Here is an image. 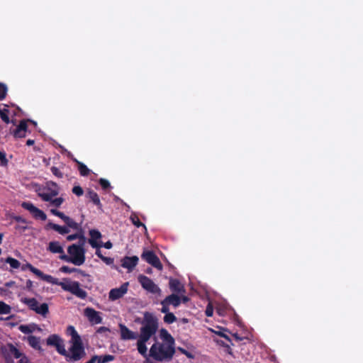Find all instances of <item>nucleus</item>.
Returning <instances> with one entry per match:
<instances>
[{
  "label": "nucleus",
  "mask_w": 363,
  "mask_h": 363,
  "mask_svg": "<svg viewBox=\"0 0 363 363\" xmlns=\"http://www.w3.org/2000/svg\"><path fill=\"white\" fill-rule=\"evenodd\" d=\"M157 330V323L154 319H146L140 328V335L137 342L138 352L144 357L148 356L160 362L169 361L174 352V340L165 329L160 331L161 341L154 343L150 349L149 353L145 343L155 334Z\"/></svg>",
  "instance_id": "obj_1"
},
{
  "label": "nucleus",
  "mask_w": 363,
  "mask_h": 363,
  "mask_svg": "<svg viewBox=\"0 0 363 363\" xmlns=\"http://www.w3.org/2000/svg\"><path fill=\"white\" fill-rule=\"evenodd\" d=\"M69 345L70 347L67 351L66 350V354H62L66 357L68 361H78L85 355L82 340L69 341Z\"/></svg>",
  "instance_id": "obj_2"
},
{
  "label": "nucleus",
  "mask_w": 363,
  "mask_h": 363,
  "mask_svg": "<svg viewBox=\"0 0 363 363\" xmlns=\"http://www.w3.org/2000/svg\"><path fill=\"white\" fill-rule=\"evenodd\" d=\"M84 245H72L67 249L69 255V262H71L77 266L82 265L85 262V251L83 248Z\"/></svg>",
  "instance_id": "obj_3"
},
{
  "label": "nucleus",
  "mask_w": 363,
  "mask_h": 363,
  "mask_svg": "<svg viewBox=\"0 0 363 363\" xmlns=\"http://www.w3.org/2000/svg\"><path fill=\"white\" fill-rule=\"evenodd\" d=\"M21 301L26 304L30 310L45 318L49 313L48 305L45 303H39V302L34 298L24 297L21 299Z\"/></svg>",
  "instance_id": "obj_4"
},
{
  "label": "nucleus",
  "mask_w": 363,
  "mask_h": 363,
  "mask_svg": "<svg viewBox=\"0 0 363 363\" xmlns=\"http://www.w3.org/2000/svg\"><path fill=\"white\" fill-rule=\"evenodd\" d=\"M60 193V187L57 184L52 181H48L45 186L38 193L39 197L44 201H48L52 198L57 196Z\"/></svg>",
  "instance_id": "obj_5"
},
{
  "label": "nucleus",
  "mask_w": 363,
  "mask_h": 363,
  "mask_svg": "<svg viewBox=\"0 0 363 363\" xmlns=\"http://www.w3.org/2000/svg\"><path fill=\"white\" fill-rule=\"evenodd\" d=\"M59 285L67 291H69L72 294L80 298H85L87 296L86 292L80 287L77 281L65 280L59 284Z\"/></svg>",
  "instance_id": "obj_6"
},
{
  "label": "nucleus",
  "mask_w": 363,
  "mask_h": 363,
  "mask_svg": "<svg viewBox=\"0 0 363 363\" xmlns=\"http://www.w3.org/2000/svg\"><path fill=\"white\" fill-rule=\"evenodd\" d=\"M138 280L142 287L147 292L156 295L161 294V289L160 287L149 277L140 274L138 276Z\"/></svg>",
  "instance_id": "obj_7"
},
{
  "label": "nucleus",
  "mask_w": 363,
  "mask_h": 363,
  "mask_svg": "<svg viewBox=\"0 0 363 363\" xmlns=\"http://www.w3.org/2000/svg\"><path fill=\"white\" fill-rule=\"evenodd\" d=\"M22 208L28 211L31 216L36 220H45L47 218L46 214L38 208L35 207L32 203L28 201L21 203Z\"/></svg>",
  "instance_id": "obj_8"
},
{
  "label": "nucleus",
  "mask_w": 363,
  "mask_h": 363,
  "mask_svg": "<svg viewBox=\"0 0 363 363\" xmlns=\"http://www.w3.org/2000/svg\"><path fill=\"white\" fill-rule=\"evenodd\" d=\"M47 344L55 347L60 354H66V350L63 340L57 335H51L47 338Z\"/></svg>",
  "instance_id": "obj_9"
},
{
  "label": "nucleus",
  "mask_w": 363,
  "mask_h": 363,
  "mask_svg": "<svg viewBox=\"0 0 363 363\" xmlns=\"http://www.w3.org/2000/svg\"><path fill=\"white\" fill-rule=\"evenodd\" d=\"M128 285V282H125L120 287L111 289L108 294L109 300L114 301L122 298L127 293Z\"/></svg>",
  "instance_id": "obj_10"
},
{
  "label": "nucleus",
  "mask_w": 363,
  "mask_h": 363,
  "mask_svg": "<svg viewBox=\"0 0 363 363\" xmlns=\"http://www.w3.org/2000/svg\"><path fill=\"white\" fill-rule=\"evenodd\" d=\"M142 258L159 270L162 269V265L159 258L151 251L144 252Z\"/></svg>",
  "instance_id": "obj_11"
},
{
  "label": "nucleus",
  "mask_w": 363,
  "mask_h": 363,
  "mask_svg": "<svg viewBox=\"0 0 363 363\" xmlns=\"http://www.w3.org/2000/svg\"><path fill=\"white\" fill-rule=\"evenodd\" d=\"M2 351L7 359H11L13 357L18 359L23 354L18 349L11 344L5 345L3 347Z\"/></svg>",
  "instance_id": "obj_12"
},
{
  "label": "nucleus",
  "mask_w": 363,
  "mask_h": 363,
  "mask_svg": "<svg viewBox=\"0 0 363 363\" xmlns=\"http://www.w3.org/2000/svg\"><path fill=\"white\" fill-rule=\"evenodd\" d=\"M90 238L89 239V243L94 248H100L102 247L103 242L101 241V234L96 230H91L89 232Z\"/></svg>",
  "instance_id": "obj_13"
},
{
  "label": "nucleus",
  "mask_w": 363,
  "mask_h": 363,
  "mask_svg": "<svg viewBox=\"0 0 363 363\" xmlns=\"http://www.w3.org/2000/svg\"><path fill=\"white\" fill-rule=\"evenodd\" d=\"M28 131L27 121L25 119L21 120L18 125L13 131V135L15 138H23L26 136Z\"/></svg>",
  "instance_id": "obj_14"
},
{
  "label": "nucleus",
  "mask_w": 363,
  "mask_h": 363,
  "mask_svg": "<svg viewBox=\"0 0 363 363\" xmlns=\"http://www.w3.org/2000/svg\"><path fill=\"white\" fill-rule=\"evenodd\" d=\"M84 315L93 324H99L102 320L101 316L99 315V313L91 308H85Z\"/></svg>",
  "instance_id": "obj_15"
},
{
  "label": "nucleus",
  "mask_w": 363,
  "mask_h": 363,
  "mask_svg": "<svg viewBox=\"0 0 363 363\" xmlns=\"http://www.w3.org/2000/svg\"><path fill=\"white\" fill-rule=\"evenodd\" d=\"M50 213L52 215L60 217L64 220L67 227H79L77 223L72 220L69 217L65 216L62 212L57 211V209H50Z\"/></svg>",
  "instance_id": "obj_16"
},
{
  "label": "nucleus",
  "mask_w": 363,
  "mask_h": 363,
  "mask_svg": "<svg viewBox=\"0 0 363 363\" xmlns=\"http://www.w3.org/2000/svg\"><path fill=\"white\" fill-rule=\"evenodd\" d=\"M121 337L123 340H135L138 335L134 332L129 330L125 325L119 324Z\"/></svg>",
  "instance_id": "obj_17"
},
{
  "label": "nucleus",
  "mask_w": 363,
  "mask_h": 363,
  "mask_svg": "<svg viewBox=\"0 0 363 363\" xmlns=\"http://www.w3.org/2000/svg\"><path fill=\"white\" fill-rule=\"evenodd\" d=\"M122 266L131 271L138 264V257L136 256L125 257L122 259Z\"/></svg>",
  "instance_id": "obj_18"
},
{
  "label": "nucleus",
  "mask_w": 363,
  "mask_h": 363,
  "mask_svg": "<svg viewBox=\"0 0 363 363\" xmlns=\"http://www.w3.org/2000/svg\"><path fill=\"white\" fill-rule=\"evenodd\" d=\"M18 330L24 334H30L35 331H42L41 328L35 323H30L28 325H21Z\"/></svg>",
  "instance_id": "obj_19"
},
{
  "label": "nucleus",
  "mask_w": 363,
  "mask_h": 363,
  "mask_svg": "<svg viewBox=\"0 0 363 363\" xmlns=\"http://www.w3.org/2000/svg\"><path fill=\"white\" fill-rule=\"evenodd\" d=\"M162 303L172 305L174 307H178L181 303V298L178 295L172 294L167 296L162 301Z\"/></svg>",
  "instance_id": "obj_20"
},
{
  "label": "nucleus",
  "mask_w": 363,
  "mask_h": 363,
  "mask_svg": "<svg viewBox=\"0 0 363 363\" xmlns=\"http://www.w3.org/2000/svg\"><path fill=\"white\" fill-rule=\"evenodd\" d=\"M86 197L97 206L98 209L102 210V204L96 192H95L94 190L89 189L87 191Z\"/></svg>",
  "instance_id": "obj_21"
},
{
  "label": "nucleus",
  "mask_w": 363,
  "mask_h": 363,
  "mask_svg": "<svg viewBox=\"0 0 363 363\" xmlns=\"http://www.w3.org/2000/svg\"><path fill=\"white\" fill-rule=\"evenodd\" d=\"M25 340H26L29 345L33 349L39 351L42 350L40 337H37L33 335H29L26 338H25Z\"/></svg>",
  "instance_id": "obj_22"
},
{
  "label": "nucleus",
  "mask_w": 363,
  "mask_h": 363,
  "mask_svg": "<svg viewBox=\"0 0 363 363\" xmlns=\"http://www.w3.org/2000/svg\"><path fill=\"white\" fill-rule=\"evenodd\" d=\"M169 287L172 291L178 294H184L185 291L184 286L177 279H170Z\"/></svg>",
  "instance_id": "obj_23"
},
{
  "label": "nucleus",
  "mask_w": 363,
  "mask_h": 363,
  "mask_svg": "<svg viewBox=\"0 0 363 363\" xmlns=\"http://www.w3.org/2000/svg\"><path fill=\"white\" fill-rule=\"evenodd\" d=\"M72 160L77 164L78 170L82 177H86L90 173V169L82 162L77 160L76 158Z\"/></svg>",
  "instance_id": "obj_24"
},
{
  "label": "nucleus",
  "mask_w": 363,
  "mask_h": 363,
  "mask_svg": "<svg viewBox=\"0 0 363 363\" xmlns=\"http://www.w3.org/2000/svg\"><path fill=\"white\" fill-rule=\"evenodd\" d=\"M79 239V245H84L86 242V238L83 235L81 231H79L76 233H73L71 235H69L67 237V240L69 241H72L74 240Z\"/></svg>",
  "instance_id": "obj_25"
},
{
  "label": "nucleus",
  "mask_w": 363,
  "mask_h": 363,
  "mask_svg": "<svg viewBox=\"0 0 363 363\" xmlns=\"http://www.w3.org/2000/svg\"><path fill=\"white\" fill-rule=\"evenodd\" d=\"M130 219L132 223L135 227H146L145 225L143 222L140 221V219L136 213H132L130 216Z\"/></svg>",
  "instance_id": "obj_26"
},
{
  "label": "nucleus",
  "mask_w": 363,
  "mask_h": 363,
  "mask_svg": "<svg viewBox=\"0 0 363 363\" xmlns=\"http://www.w3.org/2000/svg\"><path fill=\"white\" fill-rule=\"evenodd\" d=\"M67 333L69 335L71 336V340L69 341H75L81 340L80 336L74 329V328L72 325H69L67 329Z\"/></svg>",
  "instance_id": "obj_27"
},
{
  "label": "nucleus",
  "mask_w": 363,
  "mask_h": 363,
  "mask_svg": "<svg viewBox=\"0 0 363 363\" xmlns=\"http://www.w3.org/2000/svg\"><path fill=\"white\" fill-rule=\"evenodd\" d=\"M49 250L53 253H62L63 249L57 242H51L49 245Z\"/></svg>",
  "instance_id": "obj_28"
},
{
  "label": "nucleus",
  "mask_w": 363,
  "mask_h": 363,
  "mask_svg": "<svg viewBox=\"0 0 363 363\" xmlns=\"http://www.w3.org/2000/svg\"><path fill=\"white\" fill-rule=\"evenodd\" d=\"M38 277H40L41 279L48 281V283H51L53 284H57L60 282H58L57 279L54 278L53 277L48 274H45L41 272V275H37Z\"/></svg>",
  "instance_id": "obj_29"
},
{
  "label": "nucleus",
  "mask_w": 363,
  "mask_h": 363,
  "mask_svg": "<svg viewBox=\"0 0 363 363\" xmlns=\"http://www.w3.org/2000/svg\"><path fill=\"white\" fill-rule=\"evenodd\" d=\"M65 201V199L62 197H58V198H52L51 200L48 201V202L50 203V206H54L55 208L60 207L63 202Z\"/></svg>",
  "instance_id": "obj_30"
},
{
  "label": "nucleus",
  "mask_w": 363,
  "mask_h": 363,
  "mask_svg": "<svg viewBox=\"0 0 363 363\" xmlns=\"http://www.w3.org/2000/svg\"><path fill=\"white\" fill-rule=\"evenodd\" d=\"M9 111L7 108H4L3 110L0 109V117L1 120L6 124H9L11 122L10 118L9 117Z\"/></svg>",
  "instance_id": "obj_31"
},
{
  "label": "nucleus",
  "mask_w": 363,
  "mask_h": 363,
  "mask_svg": "<svg viewBox=\"0 0 363 363\" xmlns=\"http://www.w3.org/2000/svg\"><path fill=\"white\" fill-rule=\"evenodd\" d=\"M6 262L9 264L11 267H12L13 269H18L20 267L21 265L20 262L17 259L12 257L6 258Z\"/></svg>",
  "instance_id": "obj_32"
},
{
  "label": "nucleus",
  "mask_w": 363,
  "mask_h": 363,
  "mask_svg": "<svg viewBox=\"0 0 363 363\" xmlns=\"http://www.w3.org/2000/svg\"><path fill=\"white\" fill-rule=\"evenodd\" d=\"M11 308L6 303L0 301V314H9L11 312Z\"/></svg>",
  "instance_id": "obj_33"
},
{
  "label": "nucleus",
  "mask_w": 363,
  "mask_h": 363,
  "mask_svg": "<svg viewBox=\"0 0 363 363\" xmlns=\"http://www.w3.org/2000/svg\"><path fill=\"white\" fill-rule=\"evenodd\" d=\"M7 91L6 85L0 82V101H2L6 98Z\"/></svg>",
  "instance_id": "obj_34"
},
{
  "label": "nucleus",
  "mask_w": 363,
  "mask_h": 363,
  "mask_svg": "<svg viewBox=\"0 0 363 363\" xmlns=\"http://www.w3.org/2000/svg\"><path fill=\"white\" fill-rule=\"evenodd\" d=\"M26 269H28L29 270H30L35 275H41V271L39 270L38 269L33 267L30 264H27L22 267V269H23V270H25Z\"/></svg>",
  "instance_id": "obj_35"
},
{
  "label": "nucleus",
  "mask_w": 363,
  "mask_h": 363,
  "mask_svg": "<svg viewBox=\"0 0 363 363\" xmlns=\"http://www.w3.org/2000/svg\"><path fill=\"white\" fill-rule=\"evenodd\" d=\"M50 171L52 173L53 175H55L56 177L59 179L63 178L64 174L60 171V169L57 167H52L50 168Z\"/></svg>",
  "instance_id": "obj_36"
},
{
  "label": "nucleus",
  "mask_w": 363,
  "mask_h": 363,
  "mask_svg": "<svg viewBox=\"0 0 363 363\" xmlns=\"http://www.w3.org/2000/svg\"><path fill=\"white\" fill-rule=\"evenodd\" d=\"M99 183L101 185L102 189H104V190H107L108 188L111 187L110 182L106 179H104V178L99 179Z\"/></svg>",
  "instance_id": "obj_37"
},
{
  "label": "nucleus",
  "mask_w": 363,
  "mask_h": 363,
  "mask_svg": "<svg viewBox=\"0 0 363 363\" xmlns=\"http://www.w3.org/2000/svg\"><path fill=\"white\" fill-rule=\"evenodd\" d=\"M164 320L167 323H172L176 320V317L172 313H169L164 315Z\"/></svg>",
  "instance_id": "obj_38"
},
{
  "label": "nucleus",
  "mask_w": 363,
  "mask_h": 363,
  "mask_svg": "<svg viewBox=\"0 0 363 363\" xmlns=\"http://www.w3.org/2000/svg\"><path fill=\"white\" fill-rule=\"evenodd\" d=\"M60 271L64 273L70 274L75 272H81V271L77 268H70L67 266H63L60 268Z\"/></svg>",
  "instance_id": "obj_39"
},
{
  "label": "nucleus",
  "mask_w": 363,
  "mask_h": 363,
  "mask_svg": "<svg viewBox=\"0 0 363 363\" xmlns=\"http://www.w3.org/2000/svg\"><path fill=\"white\" fill-rule=\"evenodd\" d=\"M72 193L77 196H81L84 194V190L80 186H74L72 190Z\"/></svg>",
  "instance_id": "obj_40"
},
{
  "label": "nucleus",
  "mask_w": 363,
  "mask_h": 363,
  "mask_svg": "<svg viewBox=\"0 0 363 363\" xmlns=\"http://www.w3.org/2000/svg\"><path fill=\"white\" fill-rule=\"evenodd\" d=\"M8 164V160L6 159V154L4 152L0 151V164L1 166H6Z\"/></svg>",
  "instance_id": "obj_41"
},
{
  "label": "nucleus",
  "mask_w": 363,
  "mask_h": 363,
  "mask_svg": "<svg viewBox=\"0 0 363 363\" xmlns=\"http://www.w3.org/2000/svg\"><path fill=\"white\" fill-rule=\"evenodd\" d=\"M178 350L179 352H181L182 354H184V355H186L189 359L194 358V355L191 352H188L187 350H186L185 349H184L182 347H178Z\"/></svg>",
  "instance_id": "obj_42"
},
{
  "label": "nucleus",
  "mask_w": 363,
  "mask_h": 363,
  "mask_svg": "<svg viewBox=\"0 0 363 363\" xmlns=\"http://www.w3.org/2000/svg\"><path fill=\"white\" fill-rule=\"evenodd\" d=\"M113 359V356L110 355V354H106V355L103 356V360H101V361L104 363H106V362H109L112 361Z\"/></svg>",
  "instance_id": "obj_43"
},
{
  "label": "nucleus",
  "mask_w": 363,
  "mask_h": 363,
  "mask_svg": "<svg viewBox=\"0 0 363 363\" xmlns=\"http://www.w3.org/2000/svg\"><path fill=\"white\" fill-rule=\"evenodd\" d=\"M101 260H103V262H104L108 265H110L113 262V259L104 256L102 257Z\"/></svg>",
  "instance_id": "obj_44"
},
{
  "label": "nucleus",
  "mask_w": 363,
  "mask_h": 363,
  "mask_svg": "<svg viewBox=\"0 0 363 363\" xmlns=\"http://www.w3.org/2000/svg\"><path fill=\"white\" fill-rule=\"evenodd\" d=\"M206 315L208 317H211L213 315V307L210 304L206 308Z\"/></svg>",
  "instance_id": "obj_45"
},
{
  "label": "nucleus",
  "mask_w": 363,
  "mask_h": 363,
  "mask_svg": "<svg viewBox=\"0 0 363 363\" xmlns=\"http://www.w3.org/2000/svg\"><path fill=\"white\" fill-rule=\"evenodd\" d=\"M161 304L162 306V307L161 308V312L163 313H165V315L169 313V307H168L169 305L168 304L162 303H161Z\"/></svg>",
  "instance_id": "obj_46"
},
{
  "label": "nucleus",
  "mask_w": 363,
  "mask_h": 363,
  "mask_svg": "<svg viewBox=\"0 0 363 363\" xmlns=\"http://www.w3.org/2000/svg\"><path fill=\"white\" fill-rule=\"evenodd\" d=\"M19 363H30L28 359L22 354V356L20 357Z\"/></svg>",
  "instance_id": "obj_47"
},
{
  "label": "nucleus",
  "mask_w": 363,
  "mask_h": 363,
  "mask_svg": "<svg viewBox=\"0 0 363 363\" xmlns=\"http://www.w3.org/2000/svg\"><path fill=\"white\" fill-rule=\"evenodd\" d=\"M11 294L7 289L0 288V296H6Z\"/></svg>",
  "instance_id": "obj_48"
},
{
  "label": "nucleus",
  "mask_w": 363,
  "mask_h": 363,
  "mask_svg": "<svg viewBox=\"0 0 363 363\" xmlns=\"http://www.w3.org/2000/svg\"><path fill=\"white\" fill-rule=\"evenodd\" d=\"M57 230V231L60 233V234H65V233H69V230H67V228H56Z\"/></svg>",
  "instance_id": "obj_49"
},
{
  "label": "nucleus",
  "mask_w": 363,
  "mask_h": 363,
  "mask_svg": "<svg viewBox=\"0 0 363 363\" xmlns=\"http://www.w3.org/2000/svg\"><path fill=\"white\" fill-rule=\"evenodd\" d=\"M102 247H104L106 249H111L112 247V243L110 241H108L104 244L103 243Z\"/></svg>",
  "instance_id": "obj_50"
},
{
  "label": "nucleus",
  "mask_w": 363,
  "mask_h": 363,
  "mask_svg": "<svg viewBox=\"0 0 363 363\" xmlns=\"http://www.w3.org/2000/svg\"><path fill=\"white\" fill-rule=\"evenodd\" d=\"M181 296H179L181 298V302L183 301L184 303H186L189 301V298L184 296L183 294H179Z\"/></svg>",
  "instance_id": "obj_51"
},
{
  "label": "nucleus",
  "mask_w": 363,
  "mask_h": 363,
  "mask_svg": "<svg viewBox=\"0 0 363 363\" xmlns=\"http://www.w3.org/2000/svg\"><path fill=\"white\" fill-rule=\"evenodd\" d=\"M14 285H15V282H14V281H11L6 282V283L5 284V286H6V287H12V286H13Z\"/></svg>",
  "instance_id": "obj_52"
},
{
  "label": "nucleus",
  "mask_w": 363,
  "mask_h": 363,
  "mask_svg": "<svg viewBox=\"0 0 363 363\" xmlns=\"http://www.w3.org/2000/svg\"><path fill=\"white\" fill-rule=\"evenodd\" d=\"M34 143H35V140H32V139H28V140L26 141V145H27L28 146L33 145Z\"/></svg>",
  "instance_id": "obj_53"
},
{
  "label": "nucleus",
  "mask_w": 363,
  "mask_h": 363,
  "mask_svg": "<svg viewBox=\"0 0 363 363\" xmlns=\"http://www.w3.org/2000/svg\"><path fill=\"white\" fill-rule=\"evenodd\" d=\"M96 255L101 259H102V257H104L101 254V250H99V248H96Z\"/></svg>",
  "instance_id": "obj_54"
},
{
  "label": "nucleus",
  "mask_w": 363,
  "mask_h": 363,
  "mask_svg": "<svg viewBox=\"0 0 363 363\" xmlns=\"http://www.w3.org/2000/svg\"><path fill=\"white\" fill-rule=\"evenodd\" d=\"M93 357H96V362L98 363H104L101 360H103V356H94Z\"/></svg>",
  "instance_id": "obj_55"
},
{
  "label": "nucleus",
  "mask_w": 363,
  "mask_h": 363,
  "mask_svg": "<svg viewBox=\"0 0 363 363\" xmlns=\"http://www.w3.org/2000/svg\"><path fill=\"white\" fill-rule=\"evenodd\" d=\"M46 227H54V228H56V227H61L60 225H57V224H54V223H48V224L47 225Z\"/></svg>",
  "instance_id": "obj_56"
},
{
  "label": "nucleus",
  "mask_w": 363,
  "mask_h": 363,
  "mask_svg": "<svg viewBox=\"0 0 363 363\" xmlns=\"http://www.w3.org/2000/svg\"><path fill=\"white\" fill-rule=\"evenodd\" d=\"M60 259H64L69 262V257L67 255H62L60 256Z\"/></svg>",
  "instance_id": "obj_57"
},
{
  "label": "nucleus",
  "mask_w": 363,
  "mask_h": 363,
  "mask_svg": "<svg viewBox=\"0 0 363 363\" xmlns=\"http://www.w3.org/2000/svg\"><path fill=\"white\" fill-rule=\"evenodd\" d=\"M26 286L28 288H30L32 286V281L30 280H28L26 281Z\"/></svg>",
  "instance_id": "obj_58"
},
{
  "label": "nucleus",
  "mask_w": 363,
  "mask_h": 363,
  "mask_svg": "<svg viewBox=\"0 0 363 363\" xmlns=\"http://www.w3.org/2000/svg\"><path fill=\"white\" fill-rule=\"evenodd\" d=\"M96 362V357H92L88 362L86 363H95Z\"/></svg>",
  "instance_id": "obj_59"
},
{
  "label": "nucleus",
  "mask_w": 363,
  "mask_h": 363,
  "mask_svg": "<svg viewBox=\"0 0 363 363\" xmlns=\"http://www.w3.org/2000/svg\"><path fill=\"white\" fill-rule=\"evenodd\" d=\"M27 121V123L28 122H30L31 123H33L34 125H37V123L34 121H32V120H30V119H28L26 120Z\"/></svg>",
  "instance_id": "obj_60"
},
{
  "label": "nucleus",
  "mask_w": 363,
  "mask_h": 363,
  "mask_svg": "<svg viewBox=\"0 0 363 363\" xmlns=\"http://www.w3.org/2000/svg\"><path fill=\"white\" fill-rule=\"evenodd\" d=\"M107 329L104 327H101L98 330V332L106 331Z\"/></svg>",
  "instance_id": "obj_61"
},
{
  "label": "nucleus",
  "mask_w": 363,
  "mask_h": 363,
  "mask_svg": "<svg viewBox=\"0 0 363 363\" xmlns=\"http://www.w3.org/2000/svg\"><path fill=\"white\" fill-rule=\"evenodd\" d=\"M2 238H3V235L1 233H0V244L1 243ZM1 254V250L0 249V255Z\"/></svg>",
  "instance_id": "obj_62"
},
{
  "label": "nucleus",
  "mask_w": 363,
  "mask_h": 363,
  "mask_svg": "<svg viewBox=\"0 0 363 363\" xmlns=\"http://www.w3.org/2000/svg\"><path fill=\"white\" fill-rule=\"evenodd\" d=\"M218 334H219V335H220L221 337H225V338H226V339H228V337L225 335H224L223 333H219Z\"/></svg>",
  "instance_id": "obj_63"
}]
</instances>
